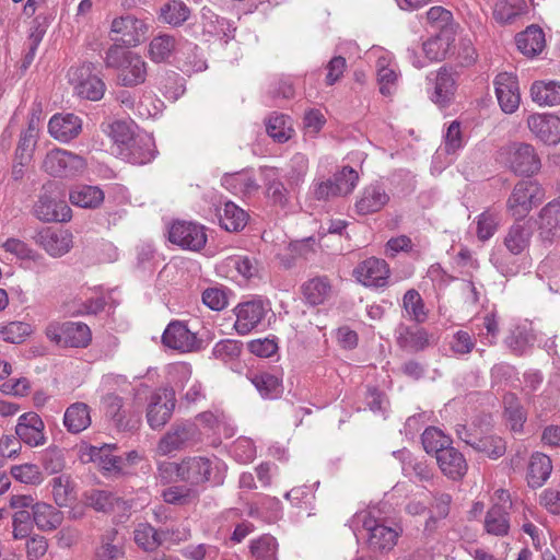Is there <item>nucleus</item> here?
<instances>
[{
  "label": "nucleus",
  "mask_w": 560,
  "mask_h": 560,
  "mask_svg": "<svg viewBox=\"0 0 560 560\" xmlns=\"http://www.w3.org/2000/svg\"><path fill=\"white\" fill-rule=\"evenodd\" d=\"M118 500L114 493L106 490L92 489L83 494V501L86 506L103 513L113 511Z\"/></svg>",
  "instance_id": "a19ab883"
},
{
  "label": "nucleus",
  "mask_w": 560,
  "mask_h": 560,
  "mask_svg": "<svg viewBox=\"0 0 560 560\" xmlns=\"http://www.w3.org/2000/svg\"><path fill=\"white\" fill-rule=\"evenodd\" d=\"M223 475L214 462L205 456H187L182 459V481L190 486H201L212 482L223 483Z\"/></svg>",
  "instance_id": "20e7f679"
},
{
  "label": "nucleus",
  "mask_w": 560,
  "mask_h": 560,
  "mask_svg": "<svg viewBox=\"0 0 560 560\" xmlns=\"http://www.w3.org/2000/svg\"><path fill=\"white\" fill-rule=\"evenodd\" d=\"M12 477L26 485H39L43 480L39 467L35 464H22L11 467Z\"/></svg>",
  "instance_id": "6e6d98bb"
},
{
  "label": "nucleus",
  "mask_w": 560,
  "mask_h": 560,
  "mask_svg": "<svg viewBox=\"0 0 560 560\" xmlns=\"http://www.w3.org/2000/svg\"><path fill=\"white\" fill-rule=\"evenodd\" d=\"M109 137L118 144L119 150L127 147L135 138L133 131L128 122L117 120L108 125Z\"/></svg>",
  "instance_id": "13d9d810"
},
{
  "label": "nucleus",
  "mask_w": 560,
  "mask_h": 560,
  "mask_svg": "<svg viewBox=\"0 0 560 560\" xmlns=\"http://www.w3.org/2000/svg\"><path fill=\"white\" fill-rule=\"evenodd\" d=\"M266 313L267 307L260 299H253L240 303L235 307V330L238 335H246L250 332L261 323Z\"/></svg>",
  "instance_id": "f8f14e48"
},
{
  "label": "nucleus",
  "mask_w": 560,
  "mask_h": 560,
  "mask_svg": "<svg viewBox=\"0 0 560 560\" xmlns=\"http://www.w3.org/2000/svg\"><path fill=\"white\" fill-rule=\"evenodd\" d=\"M218 215L221 228L228 232L243 230L248 220V214L232 201L224 202L222 212L221 209H218Z\"/></svg>",
  "instance_id": "c9c22d12"
},
{
  "label": "nucleus",
  "mask_w": 560,
  "mask_h": 560,
  "mask_svg": "<svg viewBox=\"0 0 560 560\" xmlns=\"http://www.w3.org/2000/svg\"><path fill=\"white\" fill-rule=\"evenodd\" d=\"M85 166L86 163L82 156L62 149L49 151L43 163L45 172L59 177L75 176L82 173Z\"/></svg>",
  "instance_id": "6e6552de"
},
{
  "label": "nucleus",
  "mask_w": 560,
  "mask_h": 560,
  "mask_svg": "<svg viewBox=\"0 0 560 560\" xmlns=\"http://www.w3.org/2000/svg\"><path fill=\"white\" fill-rule=\"evenodd\" d=\"M509 506L495 503L487 512L485 517V529L488 534L493 536H506L510 529V513Z\"/></svg>",
  "instance_id": "bb28decb"
},
{
  "label": "nucleus",
  "mask_w": 560,
  "mask_h": 560,
  "mask_svg": "<svg viewBox=\"0 0 560 560\" xmlns=\"http://www.w3.org/2000/svg\"><path fill=\"white\" fill-rule=\"evenodd\" d=\"M439 468L448 479L460 480L467 474L468 464L463 453L453 446H448L435 457Z\"/></svg>",
  "instance_id": "aec40b11"
},
{
  "label": "nucleus",
  "mask_w": 560,
  "mask_h": 560,
  "mask_svg": "<svg viewBox=\"0 0 560 560\" xmlns=\"http://www.w3.org/2000/svg\"><path fill=\"white\" fill-rule=\"evenodd\" d=\"M179 51L186 56V66L188 67L187 71L191 70L195 72H200L207 69L206 60L202 55L199 52V47L188 40H185L180 44Z\"/></svg>",
  "instance_id": "5fc2aeb1"
},
{
  "label": "nucleus",
  "mask_w": 560,
  "mask_h": 560,
  "mask_svg": "<svg viewBox=\"0 0 560 560\" xmlns=\"http://www.w3.org/2000/svg\"><path fill=\"white\" fill-rule=\"evenodd\" d=\"M427 22L435 28L444 30L453 21V14L451 11L443 7H432L425 13Z\"/></svg>",
  "instance_id": "774afa93"
},
{
  "label": "nucleus",
  "mask_w": 560,
  "mask_h": 560,
  "mask_svg": "<svg viewBox=\"0 0 560 560\" xmlns=\"http://www.w3.org/2000/svg\"><path fill=\"white\" fill-rule=\"evenodd\" d=\"M242 350V343L236 340H221L213 347L212 354L222 361L237 358Z\"/></svg>",
  "instance_id": "338daca9"
},
{
  "label": "nucleus",
  "mask_w": 560,
  "mask_h": 560,
  "mask_svg": "<svg viewBox=\"0 0 560 560\" xmlns=\"http://www.w3.org/2000/svg\"><path fill=\"white\" fill-rule=\"evenodd\" d=\"M200 440V431L192 421H176L168 431L161 438L158 444V451L162 455H167L175 451L189 447Z\"/></svg>",
  "instance_id": "39448f33"
},
{
  "label": "nucleus",
  "mask_w": 560,
  "mask_h": 560,
  "mask_svg": "<svg viewBox=\"0 0 560 560\" xmlns=\"http://www.w3.org/2000/svg\"><path fill=\"white\" fill-rule=\"evenodd\" d=\"M537 224L542 241L552 242L560 236V197L540 210Z\"/></svg>",
  "instance_id": "5701e85b"
},
{
  "label": "nucleus",
  "mask_w": 560,
  "mask_h": 560,
  "mask_svg": "<svg viewBox=\"0 0 560 560\" xmlns=\"http://www.w3.org/2000/svg\"><path fill=\"white\" fill-rule=\"evenodd\" d=\"M353 275L364 285L384 287L387 284L389 267L384 259L370 257L358 265Z\"/></svg>",
  "instance_id": "2eb2a0df"
},
{
  "label": "nucleus",
  "mask_w": 560,
  "mask_h": 560,
  "mask_svg": "<svg viewBox=\"0 0 560 560\" xmlns=\"http://www.w3.org/2000/svg\"><path fill=\"white\" fill-rule=\"evenodd\" d=\"M70 80L74 83L75 93L90 101H98L105 92L104 82L92 73V65H82L70 71Z\"/></svg>",
  "instance_id": "9b49d317"
},
{
  "label": "nucleus",
  "mask_w": 560,
  "mask_h": 560,
  "mask_svg": "<svg viewBox=\"0 0 560 560\" xmlns=\"http://www.w3.org/2000/svg\"><path fill=\"white\" fill-rule=\"evenodd\" d=\"M168 241L184 249L198 252L207 243L205 228L194 222H175L168 231Z\"/></svg>",
  "instance_id": "1a4fd4ad"
},
{
  "label": "nucleus",
  "mask_w": 560,
  "mask_h": 560,
  "mask_svg": "<svg viewBox=\"0 0 560 560\" xmlns=\"http://www.w3.org/2000/svg\"><path fill=\"white\" fill-rule=\"evenodd\" d=\"M113 450H116V445L105 444L102 447L92 446L90 448L91 459L97 462L100 466L107 471H120L124 460L120 456L113 455Z\"/></svg>",
  "instance_id": "79ce46f5"
},
{
  "label": "nucleus",
  "mask_w": 560,
  "mask_h": 560,
  "mask_svg": "<svg viewBox=\"0 0 560 560\" xmlns=\"http://www.w3.org/2000/svg\"><path fill=\"white\" fill-rule=\"evenodd\" d=\"M358 518L362 521L364 529L368 530V546L374 552L389 551L397 542L400 528L395 526H387L377 522L369 514H359Z\"/></svg>",
  "instance_id": "0eeeda50"
},
{
  "label": "nucleus",
  "mask_w": 560,
  "mask_h": 560,
  "mask_svg": "<svg viewBox=\"0 0 560 560\" xmlns=\"http://www.w3.org/2000/svg\"><path fill=\"white\" fill-rule=\"evenodd\" d=\"M33 514L27 510H19L13 515V537L23 539L28 537L33 528Z\"/></svg>",
  "instance_id": "052dcab7"
},
{
  "label": "nucleus",
  "mask_w": 560,
  "mask_h": 560,
  "mask_svg": "<svg viewBox=\"0 0 560 560\" xmlns=\"http://www.w3.org/2000/svg\"><path fill=\"white\" fill-rule=\"evenodd\" d=\"M495 94L501 109L513 114L520 106L521 94L516 75L501 72L494 79Z\"/></svg>",
  "instance_id": "ddd939ff"
},
{
  "label": "nucleus",
  "mask_w": 560,
  "mask_h": 560,
  "mask_svg": "<svg viewBox=\"0 0 560 560\" xmlns=\"http://www.w3.org/2000/svg\"><path fill=\"white\" fill-rule=\"evenodd\" d=\"M404 307L406 312L412 316L417 323H422L427 318L424 312V303L418 291L415 289L408 290L402 299Z\"/></svg>",
  "instance_id": "603ef678"
},
{
  "label": "nucleus",
  "mask_w": 560,
  "mask_h": 560,
  "mask_svg": "<svg viewBox=\"0 0 560 560\" xmlns=\"http://www.w3.org/2000/svg\"><path fill=\"white\" fill-rule=\"evenodd\" d=\"M518 50L526 57L539 55L546 47L545 33L538 25H529L515 37Z\"/></svg>",
  "instance_id": "b1692460"
},
{
  "label": "nucleus",
  "mask_w": 560,
  "mask_h": 560,
  "mask_svg": "<svg viewBox=\"0 0 560 560\" xmlns=\"http://www.w3.org/2000/svg\"><path fill=\"white\" fill-rule=\"evenodd\" d=\"M250 551L255 560H278L277 539L270 535H264L252 542Z\"/></svg>",
  "instance_id": "49530a36"
},
{
  "label": "nucleus",
  "mask_w": 560,
  "mask_h": 560,
  "mask_svg": "<svg viewBox=\"0 0 560 560\" xmlns=\"http://www.w3.org/2000/svg\"><path fill=\"white\" fill-rule=\"evenodd\" d=\"M82 130L81 119L71 113L56 114L48 122V131L56 140L68 142L79 136Z\"/></svg>",
  "instance_id": "412c9836"
},
{
  "label": "nucleus",
  "mask_w": 560,
  "mask_h": 560,
  "mask_svg": "<svg viewBox=\"0 0 560 560\" xmlns=\"http://www.w3.org/2000/svg\"><path fill=\"white\" fill-rule=\"evenodd\" d=\"M528 128L546 144L560 142V119L551 114H536L528 117Z\"/></svg>",
  "instance_id": "6ab92c4d"
},
{
  "label": "nucleus",
  "mask_w": 560,
  "mask_h": 560,
  "mask_svg": "<svg viewBox=\"0 0 560 560\" xmlns=\"http://www.w3.org/2000/svg\"><path fill=\"white\" fill-rule=\"evenodd\" d=\"M37 137L36 135H32V130L30 132H22L15 150L14 161H22L23 163L31 162L37 143Z\"/></svg>",
  "instance_id": "680f3d73"
},
{
  "label": "nucleus",
  "mask_w": 560,
  "mask_h": 560,
  "mask_svg": "<svg viewBox=\"0 0 560 560\" xmlns=\"http://www.w3.org/2000/svg\"><path fill=\"white\" fill-rule=\"evenodd\" d=\"M154 141L148 136H136V138L119 154L127 162L135 165H143L151 162L155 156Z\"/></svg>",
  "instance_id": "4be33fe9"
},
{
  "label": "nucleus",
  "mask_w": 560,
  "mask_h": 560,
  "mask_svg": "<svg viewBox=\"0 0 560 560\" xmlns=\"http://www.w3.org/2000/svg\"><path fill=\"white\" fill-rule=\"evenodd\" d=\"M421 442L424 451L428 454L434 453L436 457L442 450L447 448L451 445L452 440L440 429L429 427L421 434Z\"/></svg>",
  "instance_id": "c03bdc74"
},
{
  "label": "nucleus",
  "mask_w": 560,
  "mask_h": 560,
  "mask_svg": "<svg viewBox=\"0 0 560 560\" xmlns=\"http://www.w3.org/2000/svg\"><path fill=\"white\" fill-rule=\"evenodd\" d=\"M524 0H497L493 18L501 24H511L524 13Z\"/></svg>",
  "instance_id": "ea45409f"
},
{
  "label": "nucleus",
  "mask_w": 560,
  "mask_h": 560,
  "mask_svg": "<svg viewBox=\"0 0 560 560\" xmlns=\"http://www.w3.org/2000/svg\"><path fill=\"white\" fill-rule=\"evenodd\" d=\"M71 208L65 200L48 194L39 196L34 206V214L44 222H67L71 219Z\"/></svg>",
  "instance_id": "f3484780"
},
{
  "label": "nucleus",
  "mask_w": 560,
  "mask_h": 560,
  "mask_svg": "<svg viewBox=\"0 0 560 560\" xmlns=\"http://www.w3.org/2000/svg\"><path fill=\"white\" fill-rule=\"evenodd\" d=\"M249 380L262 398L275 399L282 393V380L268 372L253 373Z\"/></svg>",
  "instance_id": "e433bc0d"
},
{
  "label": "nucleus",
  "mask_w": 560,
  "mask_h": 560,
  "mask_svg": "<svg viewBox=\"0 0 560 560\" xmlns=\"http://www.w3.org/2000/svg\"><path fill=\"white\" fill-rule=\"evenodd\" d=\"M456 81L451 70L442 67L436 74L432 101L441 107L447 106L454 97Z\"/></svg>",
  "instance_id": "72a5a7b5"
},
{
  "label": "nucleus",
  "mask_w": 560,
  "mask_h": 560,
  "mask_svg": "<svg viewBox=\"0 0 560 560\" xmlns=\"http://www.w3.org/2000/svg\"><path fill=\"white\" fill-rule=\"evenodd\" d=\"M52 497L55 503L62 508L75 500L74 487L70 476L60 475L51 479Z\"/></svg>",
  "instance_id": "37998d69"
},
{
  "label": "nucleus",
  "mask_w": 560,
  "mask_h": 560,
  "mask_svg": "<svg viewBox=\"0 0 560 560\" xmlns=\"http://www.w3.org/2000/svg\"><path fill=\"white\" fill-rule=\"evenodd\" d=\"M33 521L38 529L50 532L58 528L63 520V514L56 508L44 502H36L33 505Z\"/></svg>",
  "instance_id": "2f4dec72"
},
{
  "label": "nucleus",
  "mask_w": 560,
  "mask_h": 560,
  "mask_svg": "<svg viewBox=\"0 0 560 560\" xmlns=\"http://www.w3.org/2000/svg\"><path fill=\"white\" fill-rule=\"evenodd\" d=\"M162 342L165 347L180 352L198 351L202 348V340L179 320H173L167 325L162 335Z\"/></svg>",
  "instance_id": "9d476101"
},
{
  "label": "nucleus",
  "mask_w": 560,
  "mask_h": 560,
  "mask_svg": "<svg viewBox=\"0 0 560 560\" xmlns=\"http://www.w3.org/2000/svg\"><path fill=\"white\" fill-rule=\"evenodd\" d=\"M475 451L485 453L491 459H498L505 454L506 444L498 435H482L478 440Z\"/></svg>",
  "instance_id": "09e8293b"
},
{
  "label": "nucleus",
  "mask_w": 560,
  "mask_h": 560,
  "mask_svg": "<svg viewBox=\"0 0 560 560\" xmlns=\"http://www.w3.org/2000/svg\"><path fill=\"white\" fill-rule=\"evenodd\" d=\"M389 201V196L380 185H370L364 188L361 198L355 203L360 215H368L381 211Z\"/></svg>",
  "instance_id": "393cba45"
},
{
  "label": "nucleus",
  "mask_w": 560,
  "mask_h": 560,
  "mask_svg": "<svg viewBox=\"0 0 560 560\" xmlns=\"http://www.w3.org/2000/svg\"><path fill=\"white\" fill-rule=\"evenodd\" d=\"M266 131L275 141L283 143L289 140L290 135L285 128V117L283 115L270 116L266 122Z\"/></svg>",
  "instance_id": "e2e57ef3"
},
{
  "label": "nucleus",
  "mask_w": 560,
  "mask_h": 560,
  "mask_svg": "<svg viewBox=\"0 0 560 560\" xmlns=\"http://www.w3.org/2000/svg\"><path fill=\"white\" fill-rule=\"evenodd\" d=\"M198 493L196 490L186 486H173L162 492L163 500L168 504L186 505L196 500Z\"/></svg>",
  "instance_id": "8fccbe9b"
},
{
  "label": "nucleus",
  "mask_w": 560,
  "mask_h": 560,
  "mask_svg": "<svg viewBox=\"0 0 560 560\" xmlns=\"http://www.w3.org/2000/svg\"><path fill=\"white\" fill-rule=\"evenodd\" d=\"M161 15L168 24L178 26L189 19L190 10L182 0H172L161 8Z\"/></svg>",
  "instance_id": "a18cd8bd"
},
{
  "label": "nucleus",
  "mask_w": 560,
  "mask_h": 560,
  "mask_svg": "<svg viewBox=\"0 0 560 560\" xmlns=\"http://www.w3.org/2000/svg\"><path fill=\"white\" fill-rule=\"evenodd\" d=\"M133 55L135 52L126 50L122 46L118 44H114L106 50V67L119 70L129 61V56Z\"/></svg>",
  "instance_id": "0e129e2a"
},
{
  "label": "nucleus",
  "mask_w": 560,
  "mask_h": 560,
  "mask_svg": "<svg viewBox=\"0 0 560 560\" xmlns=\"http://www.w3.org/2000/svg\"><path fill=\"white\" fill-rule=\"evenodd\" d=\"M45 334L51 342L65 348H85L92 340L90 327L81 322H52Z\"/></svg>",
  "instance_id": "7ed1b4c3"
},
{
  "label": "nucleus",
  "mask_w": 560,
  "mask_h": 560,
  "mask_svg": "<svg viewBox=\"0 0 560 560\" xmlns=\"http://www.w3.org/2000/svg\"><path fill=\"white\" fill-rule=\"evenodd\" d=\"M45 424L36 412H25L19 417L15 433L20 441L30 446H39L46 443Z\"/></svg>",
  "instance_id": "dca6fc26"
},
{
  "label": "nucleus",
  "mask_w": 560,
  "mask_h": 560,
  "mask_svg": "<svg viewBox=\"0 0 560 560\" xmlns=\"http://www.w3.org/2000/svg\"><path fill=\"white\" fill-rule=\"evenodd\" d=\"M33 240L52 257H61L72 247V234L67 230L45 228L36 232Z\"/></svg>",
  "instance_id": "4468645a"
},
{
  "label": "nucleus",
  "mask_w": 560,
  "mask_h": 560,
  "mask_svg": "<svg viewBox=\"0 0 560 560\" xmlns=\"http://www.w3.org/2000/svg\"><path fill=\"white\" fill-rule=\"evenodd\" d=\"M117 530L110 529L104 534L102 546L97 549L96 557L98 560H115L122 555L121 547L114 544L117 537Z\"/></svg>",
  "instance_id": "4d7b16f0"
},
{
  "label": "nucleus",
  "mask_w": 560,
  "mask_h": 560,
  "mask_svg": "<svg viewBox=\"0 0 560 560\" xmlns=\"http://www.w3.org/2000/svg\"><path fill=\"white\" fill-rule=\"evenodd\" d=\"M91 422V409L85 402H73L65 411L63 424L69 433H81Z\"/></svg>",
  "instance_id": "a878e982"
},
{
  "label": "nucleus",
  "mask_w": 560,
  "mask_h": 560,
  "mask_svg": "<svg viewBox=\"0 0 560 560\" xmlns=\"http://www.w3.org/2000/svg\"><path fill=\"white\" fill-rule=\"evenodd\" d=\"M144 60L137 54L129 56V61L118 70V82L122 86H135L145 81Z\"/></svg>",
  "instance_id": "473e14b6"
},
{
  "label": "nucleus",
  "mask_w": 560,
  "mask_h": 560,
  "mask_svg": "<svg viewBox=\"0 0 560 560\" xmlns=\"http://www.w3.org/2000/svg\"><path fill=\"white\" fill-rule=\"evenodd\" d=\"M532 236L530 224L516 222L509 229L504 237V245L511 254L518 255L529 246Z\"/></svg>",
  "instance_id": "7c9ffc66"
},
{
  "label": "nucleus",
  "mask_w": 560,
  "mask_h": 560,
  "mask_svg": "<svg viewBox=\"0 0 560 560\" xmlns=\"http://www.w3.org/2000/svg\"><path fill=\"white\" fill-rule=\"evenodd\" d=\"M303 296L312 306L325 303L331 295V284L326 276H317L303 283Z\"/></svg>",
  "instance_id": "c85d7f7f"
},
{
  "label": "nucleus",
  "mask_w": 560,
  "mask_h": 560,
  "mask_svg": "<svg viewBox=\"0 0 560 560\" xmlns=\"http://www.w3.org/2000/svg\"><path fill=\"white\" fill-rule=\"evenodd\" d=\"M530 95L539 105L555 106L560 104V82L536 81L530 88Z\"/></svg>",
  "instance_id": "4c0bfd02"
},
{
  "label": "nucleus",
  "mask_w": 560,
  "mask_h": 560,
  "mask_svg": "<svg viewBox=\"0 0 560 560\" xmlns=\"http://www.w3.org/2000/svg\"><path fill=\"white\" fill-rule=\"evenodd\" d=\"M0 334L7 342L21 343L31 334V326L22 322H12L1 327Z\"/></svg>",
  "instance_id": "bf43d9fd"
},
{
  "label": "nucleus",
  "mask_w": 560,
  "mask_h": 560,
  "mask_svg": "<svg viewBox=\"0 0 560 560\" xmlns=\"http://www.w3.org/2000/svg\"><path fill=\"white\" fill-rule=\"evenodd\" d=\"M499 155L508 167L518 176H533L541 162L534 147L524 142H512L500 149Z\"/></svg>",
  "instance_id": "f257e3e1"
},
{
  "label": "nucleus",
  "mask_w": 560,
  "mask_h": 560,
  "mask_svg": "<svg viewBox=\"0 0 560 560\" xmlns=\"http://www.w3.org/2000/svg\"><path fill=\"white\" fill-rule=\"evenodd\" d=\"M545 200V189L536 180H520L508 199V210L517 221Z\"/></svg>",
  "instance_id": "f03ea898"
},
{
  "label": "nucleus",
  "mask_w": 560,
  "mask_h": 560,
  "mask_svg": "<svg viewBox=\"0 0 560 560\" xmlns=\"http://www.w3.org/2000/svg\"><path fill=\"white\" fill-rule=\"evenodd\" d=\"M104 191L97 186L80 185L74 187L69 195L73 206L84 209H97L104 202Z\"/></svg>",
  "instance_id": "c756f323"
},
{
  "label": "nucleus",
  "mask_w": 560,
  "mask_h": 560,
  "mask_svg": "<svg viewBox=\"0 0 560 560\" xmlns=\"http://www.w3.org/2000/svg\"><path fill=\"white\" fill-rule=\"evenodd\" d=\"M552 471V463L549 456L536 452L530 456L528 470H527V483L530 488H540L550 477Z\"/></svg>",
  "instance_id": "cd10ccee"
},
{
  "label": "nucleus",
  "mask_w": 560,
  "mask_h": 560,
  "mask_svg": "<svg viewBox=\"0 0 560 560\" xmlns=\"http://www.w3.org/2000/svg\"><path fill=\"white\" fill-rule=\"evenodd\" d=\"M330 179L338 196H343L350 194L354 189L359 175L351 166H343L341 171L335 173Z\"/></svg>",
  "instance_id": "de8ad7c7"
},
{
  "label": "nucleus",
  "mask_w": 560,
  "mask_h": 560,
  "mask_svg": "<svg viewBox=\"0 0 560 560\" xmlns=\"http://www.w3.org/2000/svg\"><path fill=\"white\" fill-rule=\"evenodd\" d=\"M40 463L48 475L60 472L65 467L63 452L56 445L49 446L40 455Z\"/></svg>",
  "instance_id": "3c124183"
},
{
  "label": "nucleus",
  "mask_w": 560,
  "mask_h": 560,
  "mask_svg": "<svg viewBox=\"0 0 560 560\" xmlns=\"http://www.w3.org/2000/svg\"><path fill=\"white\" fill-rule=\"evenodd\" d=\"M175 49V38L171 35H160L150 43V55L156 62L164 61Z\"/></svg>",
  "instance_id": "864d4df0"
},
{
  "label": "nucleus",
  "mask_w": 560,
  "mask_h": 560,
  "mask_svg": "<svg viewBox=\"0 0 560 560\" xmlns=\"http://www.w3.org/2000/svg\"><path fill=\"white\" fill-rule=\"evenodd\" d=\"M397 345L404 350L419 352L429 346V335L423 328L401 325L397 329Z\"/></svg>",
  "instance_id": "f704fd0d"
},
{
  "label": "nucleus",
  "mask_w": 560,
  "mask_h": 560,
  "mask_svg": "<svg viewBox=\"0 0 560 560\" xmlns=\"http://www.w3.org/2000/svg\"><path fill=\"white\" fill-rule=\"evenodd\" d=\"M133 534L136 544L145 551L155 550L165 538L164 532H159L148 523L138 524Z\"/></svg>",
  "instance_id": "58836bf2"
},
{
  "label": "nucleus",
  "mask_w": 560,
  "mask_h": 560,
  "mask_svg": "<svg viewBox=\"0 0 560 560\" xmlns=\"http://www.w3.org/2000/svg\"><path fill=\"white\" fill-rule=\"evenodd\" d=\"M176 406L172 388H159L150 395L147 407V422L153 430L162 429L172 418Z\"/></svg>",
  "instance_id": "423d86ee"
},
{
  "label": "nucleus",
  "mask_w": 560,
  "mask_h": 560,
  "mask_svg": "<svg viewBox=\"0 0 560 560\" xmlns=\"http://www.w3.org/2000/svg\"><path fill=\"white\" fill-rule=\"evenodd\" d=\"M147 26L143 21L131 14L122 15L113 20L110 32L120 35L119 40L126 46H136L144 36ZM118 40V38H116Z\"/></svg>",
  "instance_id": "a211bd4d"
},
{
  "label": "nucleus",
  "mask_w": 560,
  "mask_h": 560,
  "mask_svg": "<svg viewBox=\"0 0 560 560\" xmlns=\"http://www.w3.org/2000/svg\"><path fill=\"white\" fill-rule=\"evenodd\" d=\"M504 415L506 417V420L511 424V429L513 431H521L523 428V424L525 422V416L522 411V408L516 402L515 398L513 396H510L509 398H505V411Z\"/></svg>",
  "instance_id": "69168bd1"
}]
</instances>
